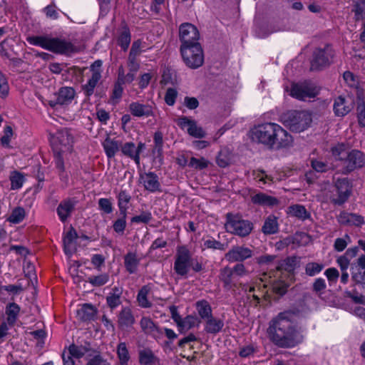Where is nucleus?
<instances>
[{
    "label": "nucleus",
    "mask_w": 365,
    "mask_h": 365,
    "mask_svg": "<svg viewBox=\"0 0 365 365\" xmlns=\"http://www.w3.org/2000/svg\"><path fill=\"white\" fill-rule=\"evenodd\" d=\"M287 312L279 313L270 322L267 333L270 340L278 347L290 349L303 342L304 330L296 326Z\"/></svg>",
    "instance_id": "1"
},
{
    "label": "nucleus",
    "mask_w": 365,
    "mask_h": 365,
    "mask_svg": "<svg viewBox=\"0 0 365 365\" xmlns=\"http://www.w3.org/2000/svg\"><path fill=\"white\" fill-rule=\"evenodd\" d=\"M190 269L198 272L202 269V265L197 258L192 256L185 246L178 247L175 255L173 267L175 272L180 277H185Z\"/></svg>",
    "instance_id": "2"
},
{
    "label": "nucleus",
    "mask_w": 365,
    "mask_h": 365,
    "mask_svg": "<svg viewBox=\"0 0 365 365\" xmlns=\"http://www.w3.org/2000/svg\"><path fill=\"white\" fill-rule=\"evenodd\" d=\"M280 120L292 132L299 133L307 129L312 120L311 115L305 110H289L281 115Z\"/></svg>",
    "instance_id": "3"
},
{
    "label": "nucleus",
    "mask_w": 365,
    "mask_h": 365,
    "mask_svg": "<svg viewBox=\"0 0 365 365\" xmlns=\"http://www.w3.org/2000/svg\"><path fill=\"white\" fill-rule=\"evenodd\" d=\"M31 43L40 46L54 53H68L73 51V45L59 38H48L43 36H33L29 38Z\"/></svg>",
    "instance_id": "4"
},
{
    "label": "nucleus",
    "mask_w": 365,
    "mask_h": 365,
    "mask_svg": "<svg viewBox=\"0 0 365 365\" xmlns=\"http://www.w3.org/2000/svg\"><path fill=\"white\" fill-rule=\"evenodd\" d=\"M225 227L227 232L240 237L249 235L253 230V224L250 221L232 213L227 214Z\"/></svg>",
    "instance_id": "5"
},
{
    "label": "nucleus",
    "mask_w": 365,
    "mask_h": 365,
    "mask_svg": "<svg viewBox=\"0 0 365 365\" xmlns=\"http://www.w3.org/2000/svg\"><path fill=\"white\" fill-rule=\"evenodd\" d=\"M180 53L185 65L192 69H196L204 63L203 50L200 43L190 46H180Z\"/></svg>",
    "instance_id": "6"
},
{
    "label": "nucleus",
    "mask_w": 365,
    "mask_h": 365,
    "mask_svg": "<svg viewBox=\"0 0 365 365\" xmlns=\"http://www.w3.org/2000/svg\"><path fill=\"white\" fill-rule=\"evenodd\" d=\"M335 51L327 44L324 48H317L313 51L310 70L321 71L329 66L334 62Z\"/></svg>",
    "instance_id": "7"
},
{
    "label": "nucleus",
    "mask_w": 365,
    "mask_h": 365,
    "mask_svg": "<svg viewBox=\"0 0 365 365\" xmlns=\"http://www.w3.org/2000/svg\"><path fill=\"white\" fill-rule=\"evenodd\" d=\"M287 130L273 123L255 125L250 131V137H287Z\"/></svg>",
    "instance_id": "8"
},
{
    "label": "nucleus",
    "mask_w": 365,
    "mask_h": 365,
    "mask_svg": "<svg viewBox=\"0 0 365 365\" xmlns=\"http://www.w3.org/2000/svg\"><path fill=\"white\" fill-rule=\"evenodd\" d=\"M319 93V88L311 81L294 83L290 90V95L300 101H304L307 98H314Z\"/></svg>",
    "instance_id": "9"
},
{
    "label": "nucleus",
    "mask_w": 365,
    "mask_h": 365,
    "mask_svg": "<svg viewBox=\"0 0 365 365\" xmlns=\"http://www.w3.org/2000/svg\"><path fill=\"white\" fill-rule=\"evenodd\" d=\"M365 166V154L359 150H351L344 160L342 173L348 174Z\"/></svg>",
    "instance_id": "10"
},
{
    "label": "nucleus",
    "mask_w": 365,
    "mask_h": 365,
    "mask_svg": "<svg viewBox=\"0 0 365 365\" xmlns=\"http://www.w3.org/2000/svg\"><path fill=\"white\" fill-rule=\"evenodd\" d=\"M179 38L181 46H190L200 43V33L197 29L190 23L182 24L179 27Z\"/></svg>",
    "instance_id": "11"
},
{
    "label": "nucleus",
    "mask_w": 365,
    "mask_h": 365,
    "mask_svg": "<svg viewBox=\"0 0 365 365\" xmlns=\"http://www.w3.org/2000/svg\"><path fill=\"white\" fill-rule=\"evenodd\" d=\"M337 197L333 199L335 204L341 205L347 200L351 192V184L347 178H334Z\"/></svg>",
    "instance_id": "12"
},
{
    "label": "nucleus",
    "mask_w": 365,
    "mask_h": 365,
    "mask_svg": "<svg viewBox=\"0 0 365 365\" xmlns=\"http://www.w3.org/2000/svg\"><path fill=\"white\" fill-rule=\"evenodd\" d=\"M253 252L244 246L233 247L225 255V259L230 262L244 261L252 256Z\"/></svg>",
    "instance_id": "13"
},
{
    "label": "nucleus",
    "mask_w": 365,
    "mask_h": 365,
    "mask_svg": "<svg viewBox=\"0 0 365 365\" xmlns=\"http://www.w3.org/2000/svg\"><path fill=\"white\" fill-rule=\"evenodd\" d=\"M51 144L55 154L56 166L60 173H64L65 167L61 153L69 150V146L61 145V138H51Z\"/></svg>",
    "instance_id": "14"
},
{
    "label": "nucleus",
    "mask_w": 365,
    "mask_h": 365,
    "mask_svg": "<svg viewBox=\"0 0 365 365\" xmlns=\"http://www.w3.org/2000/svg\"><path fill=\"white\" fill-rule=\"evenodd\" d=\"M178 125L182 128H187V133L192 137H204L207 133L201 128L197 126L195 120H189L186 117L178 120Z\"/></svg>",
    "instance_id": "15"
},
{
    "label": "nucleus",
    "mask_w": 365,
    "mask_h": 365,
    "mask_svg": "<svg viewBox=\"0 0 365 365\" xmlns=\"http://www.w3.org/2000/svg\"><path fill=\"white\" fill-rule=\"evenodd\" d=\"M140 182L145 189L150 192H155L160 190V184L158 176L152 172L143 173L140 175Z\"/></svg>",
    "instance_id": "16"
},
{
    "label": "nucleus",
    "mask_w": 365,
    "mask_h": 365,
    "mask_svg": "<svg viewBox=\"0 0 365 365\" xmlns=\"http://www.w3.org/2000/svg\"><path fill=\"white\" fill-rule=\"evenodd\" d=\"M140 326L142 331L148 335L153 337H159L162 331L157 324L148 317H143L140 321Z\"/></svg>",
    "instance_id": "17"
},
{
    "label": "nucleus",
    "mask_w": 365,
    "mask_h": 365,
    "mask_svg": "<svg viewBox=\"0 0 365 365\" xmlns=\"http://www.w3.org/2000/svg\"><path fill=\"white\" fill-rule=\"evenodd\" d=\"M353 108L352 101H347L344 98L339 96L334 102V110L337 116H344Z\"/></svg>",
    "instance_id": "18"
},
{
    "label": "nucleus",
    "mask_w": 365,
    "mask_h": 365,
    "mask_svg": "<svg viewBox=\"0 0 365 365\" xmlns=\"http://www.w3.org/2000/svg\"><path fill=\"white\" fill-rule=\"evenodd\" d=\"M135 322L134 317L130 308L122 309L118 316V324L120 328L124 329L131 327Z\"/></svg>",
    "instance_id": "19"
},
{
    "label": "nucleus",
    "mask_w": 365,
    "mask_h": 365,
    "mask_svg": "<svg viewBox=\"0 0 365 365\" xmlns=\"http://www.w3.org/2000/svg\"><path fill=\"white\" fill-rule=\"evenodd\" d=\"M143 147V145L140 143L138 146H135V144L132 143H125L122 147V153L129 156L130 158H133L135 163L139 165L140 164V157L139 154L140 151L142 150Z\"/></svg>",
    "instance_id": "20"
},
{
    "label": "nucleus",
    "mask_w": 365,
    "mask_h": 365,
    "mask_svg": "<svg viewBox=\"0 0 365 365\" xmlns=\"http://www.w3.org/2000/svg\"><path fill=\"white\" fill-rule=\"evenodd\" d=\"M349 151L348 146L344 143H338L331 148V153L333 158L336 160L341 161L342 165H344V160L347 158Z\"/></svg>",
    "instance_id": "21"
},
{
    "label": "nucleus",
    "mask_w": 365,
    "mask_h": 365,
    "mask_svg": "<svg viewBox=\"0 0 365 365\" xmlns=\"http://www.w3.org/2000/svg\"><path fill=\"white\" fill-rule=\"evenodd\" d=\"M223 327L224 322L222 320L210 316L206 319L205 330L210 334H217L222 330Z\"/></svg>",
    "instance_id": "22"
},
{
    "label": "nucleus",
    "mask_w": 365,
    "mask_h": 365,
    "mask_svg": "<svg viewBox=\"0 0 365 365\" xmlns=\"http://www.w3.org/2000/svg\"><path fill=\"white\" fill-rule=\"evenodd\" d=\"M279 224L277 217L273 215H269L264 220L262 231L265 235H272L278 232Z\"/></svg>",
    "instance_id": "23"
},
{
    "label": "nucleus",
    "mask_w": 365,
    "mask_h": 365,
    "mask_svg": "<svg viewBox=\"0 0 365 365\" xmlns=\"http://www.w3.org/2000/svg\"><path fill=\"white\" fill-rule=\"evenodd\" d=\"M77 238L76 231L71 228L63 237V245L65 253L71 255L75 250V240Z\"/></svg>",
    "instance_id": "24"
},
{
    "label": "nucleus",
    "mask_w": 365,
    "mask_h": 365,
    "mask_svg": "<svg viewBox=\"0 0 365 365\" xmlns=\"http://www.w3.org/2000/svg\"><path fill=\"white\" fill-rule=\"evenodd\" d=\"M74 207V203L71 200L61 202L57 207V213L62 222H65L70 216Z\"/></svg>",
    "instance_id": "25"
},
{
    "label": "nucleus",
    "mask_w": 365,
    "mask_h": 365,
    "mask_svg": "<svg viewBox=\"0 0 365 365\" xmlns=\"http://www.w3.org/2000/svg\"><path fill=\"white\" fill-rule=\"evenodd\" d=\"M75 96V91L71 87H63L58 93L56 104L64 105L70 102Z\"/></svg>",
    "instance_id": "26"
},
{
    "label": "nucleus",
    "mask_w": 365,
    "mask_h": 365,
    "mask_svg": "<svg viewBox=\"0 0 365 365\" xmlns=\"http://www.w3.org/2000/svg\"><path fill=\"white\" fill-rule=\"evenodd\" d=\"M140 259L134 252H128L124 257V264L127 271L130 273L136 272Z\"/></svg>",
    "instance_id": "27"
},
{
    "label": "nucleus",
    "mask_w": 365,
    "mask_h": 365,
    "mask_svg": "<svg viewBox=\"0 0 365 365\" xmlns=\"http://www.w3.org/2000/svg\"><path fill=\"white\" fill-rule=\"evenodd\" d=\"M103 146L107 157L111 158L119 151L120 144L115 138H105Z\"/></svg>",
    "instance_id": "28"
},
{
    "label": "nucleus",
    "mask_w": 365,
    "mask_h": 365,
    "mask_svg": "<svg viewBox=\"0 0 365 365\" xmlns=\"http://www.w3.org/2000/svg\"><path fill=\"white\" fill-rule=\"evenodd\" d=\"M351 6L355 21L365 19V0H352Z\"/></svg>",
    "instance_id": "29"
},
{
    "label": "nucleus",
    "mask_w": 365,
    "mask_h": 365,
    "mask_svg": "<svg viewBox=\"0 0 365 365\" xmlns=\"http://www.w3.org/2000/svg\"><path fill=\"white\" fill-rule=\"evenodd\" d=\"M252 201L255 204L262 205L273 206L278 203L277 198L267 195L264 193H258L252 197Z\"/></svg>",
    "instance_id": "30"
},
{
    "label": "nucleus",
    "mask_w": 365,
    "mask_h": 365,
    "mask_svg": "<svg viewBox=\"0 0 365 365\" xmlns=\"http://www.w3.org/2000/svg\"><path fill=\"white\" fill-rule=\"evenodd\" d=\"M287 213L293 217L304 220L309 217L310 215L306 208L301 205H294L288 207Z\"/></svg>",
    "instance_id": "31"
},
{
    "label": "nucleus",
    "mask_w": 365,
    "mask_h": 365,
    "mask_svg": "<svg viewBox=\"0 0 365 365\" xmlns=\"http://www.w3.org/2000/svg\"><path fill=\"white\" fill-rule=\"evenodd\" d=\"M131 113L135 116H148L152 115V110L150 106L138 103H133L130 105Z\"/></svg>",
    "instance_id": "32"
},
{
    "label": "nucleus",
    "mask_w": 365,
    "mask_h": 365,
    "mask_svg": "<svg viewBox=\"0 0 365 365\" xmlns=\"http://www.w3.org/2000/svg\"><path fill=\"white\" fill-rule=\"evenodd\" d=\"M150 287L149 285L143 286L139 291L137 297V300L139 305L143 308H148L151 307V303L148 299V296L150 292Z\"/></svg>",
    "instance_id": "33"
},
{
    "label": "nucleus",
    "mask_w": 365,
    "mask_h": 365,
    "mask_svg": "<svg viewBox=\"0 0 365 365\" xmlns=\"http://www.w3.org/2000/svg\"><path fill=\"white\" fill-rule=\"evenodd\" d=\"M101 78V71H95L92 73V76L89 79L88 83L83 86V89L85 91L86 95L87 96H90L93 93L94 88L96 86Z\"/></svg>",
    "instance_id": "34"
},
{
    "label": "nucleus",
    "mask_w": 365,
    "mask_h": 365,
    "mask_svg": "<svg viewBox=\"0 0 365 365\" xmlns=\"http://www.w3.org/2000/svg\"><path fill=\"white\" fill-rule=\"evenodd\" d=\"M156 358L149 349H143L139 351V361L143 365H155Z\"/></svg>",
    "instance_id": "35"
},
{
    "label": "nucleus",
    "mask_w": 365,
    "mask_h": 365,
    "mask_svg": "<svg viewBox=\"0 0 365 365\" xmlns=\"http://www.w3.org/2000/svg\"><path fill=\"white\" fill-rule=\"evenodd\" d=\"M26 215L24 208L22 207H16L14 208L7 218V221L13 224L20 223L24 220Z\"/></svg>",
    "instance_id": "36"
},
{
    "label": "nucleus",
    "mask_w": 365,
    "mask_h": 365,
    "mask_svg": "<svg viewBox=\"0 0 365 365\" xmlns=\"http://www.w3.org/2000/svg\"><path fill=\"white\" fill-rule=\"evenodd\" d=\"M196 309L202 319H206L212 316V309L210 304L205 300L196 302Z\"/></svg>",
    "instance_id": "37"
},
{
    "label": "nucleus",
    "mask_w": 365,
    "mask_h": 365,
    "mask_svg": "<svg viewBox=\"0 0 365 365\" xmlns=\"http://www.w3.org/2000/svg\"><path fill=\"white\" fill-rule=\"evenodd\" d=\"M130 200V195L125 190H122L118 195V204L122 215L126 217L128 204Z\"/></svg>",
    "instance_id": "38"
},
{
    "label": "nucleus",
    "mask_w": 365,
    "mask_h": 365,
    "mask_svg": "<svg viewBox=\"0 0 365 365\" xmlns=\"http://www.w3.org/2000/svg\"><path fill=\"white\" fill-rule=\"evenodd\" d=\"M20 312V307L15 303H10L6 306V314L7 315V322L9 324H14L18 317Z\"/></svg>",
    "instance_id": "39"
},
{
    "label": "nucleus",
    "mask_w": 365,
    "mask_h": 365,
    "mask_svg": "<svg viewBox=\"0 0 365 365\" xmlns=\"http://www.w3.org/2000/svg\"><path fill=\"white\" fill-rule=\"evenodd\" d=\"M117 354L120 365H128L130 355L125 342H120L117 347Z\"/></svg>",
    "instance_id": "40"
},
{
    "label": "nucleus",
    "mask_w": 365,
    "mask_h": 365,
    "mask_svg": "<svg viewBox=\"0 0 365 365\" xmlns=\"http://www.w3.org/2000/svg\"><path fill=\"white\" fill-rule=\"evenodd\" d=\"M118 43L123 51L128 49L130 43V33L128 27H123L118 37Z\"/></svg>",
    "instance_id": "41"
},
{
    "label": "nucleus",
    "mask_w": 365,
    "mask_h": 365,
    "mask_svg": "<svg viewBox=\"0 0 365 365\" xmlns=\"http://www.w3.org/2000/svg\"><path fill=\"white\" fill-rule=\"evenodd\" d=\"M96 314V310L94 307L92 305L90 304H83L82 307L78 310V315L80 317V318L83 320H89Z\"/></svg>",
    "instance_id": "42"
},
{
    "label": "nucleus",
    "mask_w": 365,
    "mask_h": 365,
    "mask_svg": "<svg viewBox=\"0 0 365 365\" xmlns=\"http://www.w3.org/2000/svg\"><path fill=\"white\" fill-rule=\"evenodd\" d=\"M11 188L18 190L21 188L24 182V176L18 171H13L10 175Z\"/></svg>",
    "instance_id": "43"
},
{
    "label": "nucleus",
    "mask_w": 365,
    "mask_h": 365,
    "mask_svg": "<svg viewBox=\"0 0 365 365\" xmlns=\"http://www.w3.org/2000/svg\"><path fill=\"white\" fill-rule=\"evenodd\" d=\"M356 113L358 121L360 125H365V101L364 98L358 97L356 100Z\"/></svg>",
    "instance_id": "44"
},
{
    "label": "nucleus",
    "mask_w": 365,
    "mask_h": 365,
    "mask_svg": "<svg viewBox=\"0 0 365 365\" xmlns=\"http://www.w3.org/2000/svg\"><path fill=\"white\" fill-rule=\"evenodd\" d=\"M323 269V264L312 262L306 264L305 273L308 276L313 277L320 273Z\"/></svg>",
    "instance_id": "45"
},
{
    "label": "nucleus",
    "mask_w": 365,
    "mask_h": 365,
    "mask_svg": "<svg viewBox=\"0 0 365 365\" xmlns=\"http://www.w3.org/2000/svg\"><path fill=\"white\" fill-rule=\"evenodd\" d=\"M197 324V318L194 316L189 315L181 319L180 325H178L180 331L188 330L195 327Z\"/></svg>",
    "instance_id": "46"
},
{
    "label": "nucleus",
    "mask_w": 365,
    "mask_h": 365,
    "mask_svg": "<svg viewBox=\"0 0 365 365\" xmlns=\"http://www.w3.org/2000/svg\"><path fill=\"white\" fill-rule=\"evenodd\" d=\"M351 278L356 283H362L365 281V271L354 264L351 266Z\"/></svg>",
    "instance_id": "47"
},
{
    "label": "nucleus",
    "mask_w": 365,
    "mask_h": 365,
    "mask_svg": "<svg viewBox=\"0 0 365 365\" xmlns=\"http://www.w3.org/2000/svg\"><path fill=\"white\" fill-rule=\"evenodd\" d=\"M204 249L225 250L226 247L224 244L215 240L214 238H208L203 242Z\"/></svg>",
    "instance_id": "48"
},
{
    "label": "nucleus",
    "mask_w": 365,
    "mask_h": 365,
    "mask_svg": "<svg viewBox=\"0 0 365 365\" xmlns=\"http://www.w3.org/2000/svg\"><path fill=\"white\" fill-rule=\"evenodd\" d=\"M109 277L107 274H101L98 276H91L88 278V282L93 286L100 287L106 284Z\"/></svg>",
    "instance_id": "49"
},
{
    "label": "nucleus",
    "mask_w": 365,
    "mask_h": 365,
    "mask_svg": "<svg viewBox=\"0 0 365 365\" xmlns=\"http://www.w3.org/2000/svg\"><path fill=\"white\" fill-rule=\"evenodd\" d=\"M311 166L312 169L318 173H324L329 169V165L319 159H312Z\"/></svg>",
    "instance_id": "50"
},
{
    "label": "nucleus",
    "mask_w": 365,
    "mask_h": 365,
    "mask_svg": "<svg viewBox=\"0 0 365 365\" xmlns=\"http://www.w3.org/2000/svg\"><path fill=\"white\" fill-rule=\"evenodd\" d=\"M351 242V238L348 235H345L343 238H336L334 244V248L337 252H342Z\"/></svg>",
    "instance_id": "51"
},
{
    "label": "nucleus",
    "mask_w": 365,
    "mask_h": 365,
    "mask_svg": "<svg viewBox=\"0 0 365 365\" xmlns=\"http://www.w3.org/2000/svg\"><path fill=\"white\" fill-rule=\"evenodd\" d=\"M86 351L87 349L85 347L72 344L69 346L68 353L76 359H80L85 355Z\"/></svg>",
    "instance_id": "52"
},
{
    "label": "nucleus",
    "mask_w": 365,
    "mask_h": 365,
    "mask_svg": "<svg viewBox=\"0 0 365 365\" xmlns=\"http://www.w3.org/2000/svg\"><path fill=\"white\" fill-rule=\"evenodd\" d=\"M261 140L260 142L264 144L268 148L270 149H279L282 145L279 140L282 138H257Z\"/></svg>",
    "instance_id": "53"
},
{
    "label": "nucleus",
    "mask_w": 365,
    "mask_h": 365,
    "mask_svg": "<svg viewBox=\"0 0 365 365\" xmlns=\"http://www.w3.org/2000/svg\"><path fill=\"white\" fill-rule=\"evenodd\" d=\"M188 165L195 169L202 170L207 167L208 161L203 158L197 159L192 157L191 158Z\"/></svg>",
    "instance_id": "54"
},
{
    "label": "nucleus",
    "mask_w": 365,
    "mask_h": 365,
    "mask_svg": "<svg viewBox=\"0 0 365 365\" xmlns=\"http://www.w3.org/2000/svg\"><path fill=\"white\" fill-rule=\"evenodd\" d=\"M324 274L327 277L330 285L336 283L339 277V271L334 267L328 268L324 272Z\"/></svg>",
    "instance_id": "55"
},
{
    "label": "nucleus",
    "mask_w": 365,
    "mask_h": 365,
    "mask_svg": "<svg viewBox=\"0 0 365 365\" xmlns=\"http://www.w3.org/2000/svg\"><path fill=\"white\" fill-rule=\"evenodd\" d=\"M233 271L230 267H225L221 270L220 279L224 282L225 285H230L232 282Z\"/></svg>",
    "instance_id": "56"
},
{
    "label": "nucleus",
    "mask_w": 365,
    "mask_h": 365,
    "mask_svg": "<svg viewBox=\"0 0 365 365\" xmlns=\"http://www.w3.org/2000/svg\"><path fill=\"white\" fill-rule=\"evenodd\" d=\"M178 96V92L175 88H169L167 89L165 96V101L168 106H173L175 99Z\"/></svg>",
    "instance_id": "57"
},
{
    "label": "nucleus",
    "mask_w": 365,
    "mask_h": 365,
    "mask_svg": "<svg viewBox=\"0 0 365 365\" xmlns=\"http://www.w3.org/2000/svg\"><path fill=\"white\" fill-rule=\"evenodd\" d=\"M98 205L100 209L106 214H109L113 211L111 202L108 198H100Z\"/></svg>",
    "instance_id": "58"
},
{
    "label": "nucleus",
    "mask_w": 365,
    "mask_h": 365,
    "mask_svg": "<svg viewBox=\"0 0 365 365\" xmlns=\"http://www.w3.org/2000/svg\"><path fill=\"white\" fill-rule=\"evenodd\" d=\"M152 218L151 213L148 212H143L139 215L132 217L131 222L133 223H148Z\"/></svg>",
    "instance_id": "59"
},
{
    "label": "nucleus",
    "mask_w": 365,
    "mask_h": 365,
    "mask_svg": "<svg viewBox=\"0 0 365 365\" xmlns=\"http://www.w3.org/2000/svg\"><path fill=\"white\" fill-rule=\"evenodd\" d=\"M125 217H126L122 215L120 219L115 220L113 223V229L117 233H123L126 226Z\"/></svg>",
    "instance_id": "60"
},
{
    "label": "nucleus",
    "mask_w": 365,
    "mask_h": 365,
    "mask_svg": "<svg viewBox=\"0 0 365 365\" xmlns=\"http://www.w3.org/2000/svg\"><path fill=\"white\" fill-rule=\"evenodd\" d=\"M9 92V86L5 76L0 71V96L5 97Z\"/></svg>",
    "instance_id": "61"
},
{
    "label": "nucleus",
    "mask_w": 365,
    "mask_h": 365,
    "mask_svg": "<svg viewBox=\"0 0 365 365\" xmlns=\"http://www.w3.org/2000/svg\"><path fill=\"white\" fill-rule=\"evenodd\" d=\"M91 262L93 264V266L100 271L101 269L102 265L105 262V258L101 255H93L91 257Z\"/></svg>",
    "instance_id": "62"
},
{
    "label": "nucleus",
    "mask_w": 365,
    "mask_h": 365,
    "mask_svg": "<svg viewBox=\"0 0 365 365\" xmlns=\"http://www.w3.org/2000/svg\"><path fill=\"white\" fill-rule=\"evenodd\" d=\"M107 303L111 308H115L120 304L119 294H112L107 297Z\"/></svg>",
    "instance_id": "63"
},
{
    "label": "nucleus",
    "mask_w": 365,
    "mask_h": 365,
    "mask_svg": "<svg viewBox=\"0 0 365 365\" xmlns=\"http://www.w3.org/2000/svg\"><path fill=\"white\" fill-rule=\"evenodd\" d=\"M184 104L187 108L193 110L198 107L199 101L196 98L186 96L184 100Z\"/></svg>",
    "instance_id": "64"
}]
</instances>
